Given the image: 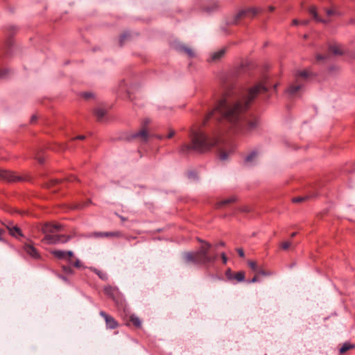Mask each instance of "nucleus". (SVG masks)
I'll list each match as a JSON object with an SVG mask.
<instances>
[{"mask_svg": "<svg viewBox=\"0 0 355 355\" xmlns=\"http://www.w3.org/2000/svg\"><path fill=\"white\" fill-rule=\"evenodd\" d=\"M129 37V34L127 33H123L121 35L119 38L120 44L122 45L123 43L125 41V40Z\"/></svg>", "mask_w": 355, "mask_h": 355, "instance_id": "34", "label": "nucleus"}, {"mask_svg": "<svg viewBox=\"0 0 355 355\" xmlns=\"http://www.w3.org/2000/svg\"><path fill=\"white\" fill-rule=\"evenodd\" d=\"M329 52L333 55H341L345 53L343 46L337 43L329 46Z\"/></svg>", "mask_w": 355, "mask_h": 355, "instance_id": "13", "label": "nucleus"}, {"mask_svg": "<svg viewBox=\"0 0 355 355\" xmlns=\"http://www.w3.org/2000/svg\"><path fill=\"white\" fill-rule=\"evenodd\" d=\"M7 228L9 231L10 234L12 235V236L18 237L23 236L20 228L18 227L17 226L13 225L12 224H9L7 226Z\"/></svg>", "mask_w": 355, "mask_h": 355, "instance_id": "15", "label": "nucleus"}, {"mask_svg": "<svg viewBox=\"0 0 355 355\" xmlns=\"http://www.w3.org/2000/svg\"><path fill=\"white\" fill-rule=\"evenodd\" d=\"M221 258L223 259V263L225 264L227 261V258L224 252L221 254Z\"/></svg>", "mask_w": 355, "mask_h": 355, "instance_id": "40", "label": "nucleus"}, {"mask_svg": "<svg viewBox=\"0 0 355 355\" xmlns=\"http://www.w3.org/2000/svg\"><path fill=\"white\" fill-rule=\"evenodd\" d=\"M99 235L101 236H112V237H119L121 236V233L120 232H101L99 233Z\"/></svg>", "mask_w": 355, "mask_h": 355, "instance_id": "24", "label": "nucleus"}, {"mask_svg": "<svg viewBox=\"0 0 355 355\" xmlns=\"http://www.w3.org/2000/svg\"><path fill=\"white\" fill-rule=\"evenodd\" d=\"M120 218H121L122 221H125V219L123 217L121 216Z\"/></svg>", "mask_w": 355, "mask_h": 355, "instance_id": "59", "label": "nucleus"}, {"mask_svg": "<svg viewBox=\"0 0 355 355\" xmlns=\"http://www.w3.org/2000/svg\"><path fill=\"white\" fill-rule=\"evenodd\" d=\"M58 277L60 279H61L64 282H67L68 281L67 278L66 277H64V275H60Z\"/></svg>", "mask_w": 355, "mask_h": 355, "instance_id": "45", "label": "nucleus"}, {"mask_svg": "<svg viewBox=\"0 0 355 355\" xmlns=\"http://www.w3.org/2000/svg\"><path fill=\"white\" fill-rule=\"evenodd\" d=\"M308 197L306 196V197H296V198H293V202H301L304 200H305Z\"/></svg>", "mask_w": 355, "mask_h": 355, "instance_id": "37", "label": "nucleus"}, {"mask_svg": "<svg viewBox=\"0 0 355 355\" xmlns=\"http://www.w3.org/2000/svg\"><path fill=\"white\" fill-rule=\"evenodd\" d=\"M84 206H86V205H76V207L75 208L76 209H81L83 208Z\"/></svg>", "mask_w": 355, "mask_h": 355, "instance_id": "51", "label": "nucleus"}, {"mask_svg": "<svg viewBox=\"0 0 355 355\" xmlns=\"http://www.w3.org/2000/svg\"><path fill=\"white\" fill-rule=\"evenodd\" d=\"M224 245H225V243L223 241H221L217 244V246H224Z\"/></svg>", "mask_w": 355, "mask_h": 355, "instance_id": "53", "label": "nucleus"}, {"mask_svg": "<svg viewBox=\"0 0 355 355\" xmlns=\"http://www.w3.org/2000/svg\"><path fill=\"white\" fill-rule=\"evenodd\" d=\"M24 251L32 258L38 259L40 258V254L37 249L30 244H25L24 246Z\"/></svg>", "mask_w": 355, "mask_h": 355, "instance_id": "12", "label": "nucleus"}, {"mask_svg": "<svg viewBox=\"0 0 355 355\" xmlns=\"http://www.w3.org/2000/svg\"><path fill=\"white\" fill-rule=\"evenodd\" d=\"M10 73V70L7 68L0 69V79L6 78Z\"/></svg>", "mask_w": 355, "mask_h": 355, "instance_id": "28", "label": "nucleus"}, {"mask_svg": "<svg viewBox=\"0 0 355 355\" xmlns=\"http://www.w3.org/2000/svg\"><path fill=\"white\" fill-rule=\"evenodd\" d=\"M132 322V324L137 328L141 327V320L137 315L135 314H131L129 316V320L128 322ZM127 325H129V323H127Z\"/></svg>", "mask_w": 355, "mask_h": 355, "instance_id": "16", "label": "nucleus"}, {"mask_svg": "<svg viewBox=\"0 0 355 355\" xmlns=\"http://www.w3.org/2000/svg\"><path fill=\"white\" fill-rule=\"evenodd\" d=\"M100 315L104 318L106 324V327L107 329H114L118 327L119 323L112 316L107 314L104 311H101Z\"/></svg>", "mask_w": 355, "mask_h": 355, "instance_id": "10", "label": "nucleus"}, {"mask_svg": "<svg viewBox=\"0 0 355 355\" xmlns=\"http://www.w3.org/2000/svg\"><path fill=\"white\" fill-rule=\"evenodd\" d=\"M247 74V64L241 63L227 73L223 78L222 82L226 89H234L243 87L245 82Z\"/></svg>", "mask_w": 355, "mask_h": 355, "instance_id": "4", "label": "nucleus"}, {"mask_svg": "<svg viewBox=\"0 0 355 355\" xmlns=\"http://www.w3.org/2000/svg\"><path fill=\"white\" fill-rule=\"evenodd\" d=\"M75 139H85V136L80 135V136L76 137Z\"/></svg>", "mask_w": 355, "mask_h": 355, "instance_id": "50", "label": "nucleus"}, {"mask_svg": "<svg viewBox=\"0 0 355 355\" xmlns=\"http://www.w3.org/2000/svg\"><path fill=\"white\" fill-rule=\"evenodd\" d=\"M301 24H303V25H307L309 24V21L308 20L302 21L301 22Z\"/></svg>", "mask_w": 355, "mask_h": 355, "instance_id": "52", "label": "nucleus"}, {"mask_svg": "<svg viewBox=\"0 0 355 355\" xmlns=\"http://www.w3.org/2000/svg\"><path fill=\"white\" fill-rule=\"evenodd\" d=\"M148 131L147 130L144 128L142 130H141L138 133L135 135V137H139L141 141H146L148 139Z\"/></svg>", "mask_w": 355, "mask_h": 355, "instance_id": "20", "label": "nucleus"}, {"mask_svg": "<svg viewBox=\"0 0 355 355\" xmlns=\"http://www.w3.org/2000/svg\"><path fill=\"white\" fill-rule=\"evenodd\" d=\"M336 69H337V68L336 67H331L329 69L330 71H332L333 70H336Z\"/></svg>", "mask_w": 355, "mask_h": 355, "instance_id": "55", "label": "nucleus"}, {"mask_svg": "<svg viewBox=\"0 0 355 355\" xmlns=\"http://www.w3.org/2000/svg\"><path fill=\"white\" fill-rule=\"evenodd\" d=\"M268 10H269L270 12H272L273 10H275V7H274V6H270L268 7Z\"/></svg>", "mask_w": 355, "mask_h": 355, "instance_id": "47", "label": "nucleus"}, {"mask_svg": "<svg viewBox=\"0 0 355 355\" xmlns=\"http://www.w3.org/2000/svg\"><path fill=\"white\" fill-rule=\"evenodd\" d=\"M257 153L255 151L252 152L250 155H248L245 158V162L247 163H250L252 162V160L257 157Z\"/></svg>", "mask_w": 355, "mask_h": 355, "instance_id": "31", "label": "nucleus"}, {"mask_svg": "<svg viewBox=\"0 0 355 355\" xmlns=\"http://www.w3.org/2000/svg\"><path fill=\"white\" fill-rule=\"evenodd\" d=\"M80 96L85 101H89L94 98V94L90 91L84 92L80 94Z\"/></svg>", "mask_w": 355, "mask_h": 355, "instance_id": "23", "label": "nucleus"}, {"mask_svg": "<svg viewBox=\"0 0 355 355\" xmlns=\"http://www.w3.org/2000/svg\"><path fill=\"white\" fill-rule=\"evenodd\" d=\"M291 89H300V85L293 86Z\"/></svg>", "mask_w": 355, "mask_h": 355, "instance_id": "54", "label": "nucleus"}, {"mask_svg": "<svg viewBox=\"0 0 355 355\" xmlns=\"http://www.w3.org/2000/svg\"><path fill=\"white\" fill-rule=\"evenodd\" d=\"M182 53H185L186 55H187L189 57H191V58L195 56L194 51L190 46H187V44L184 45Z\"/></svg>", "mask_w": 355, "mask_h": 355, "instance_id": "22", "label": "nucleus"}, {"mask_svg": "<svg viewBox=\"0 0 355 355\" xmlns=\"http://www.w3.org/2000/svg\"><path fill=\"white\" fill-rule=\"evenodd\" d=\"M59 182H60V180L58 179L51 180V184L53 185H55V184H58Z\"/></svg>", "mask_w": 355, "mask_h": 355, "instance_id": "46", "label": "nucleus"}, {"mask_svg": "<svg viewBox=\"0 0 355 355\" xmlns=\"http://www.w3.org/2000/svg\"><path fill=\"white\" fill-rule=\"evenodd\" d=\"M106 110L102 107H97L94 110V113L98 121L103 120L106 114Z\"/></svg>", "mask_w": 355, "mask_h": 355, "instance_id": "19", "label": "nucleus"}, {"mask_svg": "<svg viewBox=\"0 0 355 355\" xmlns=\"http://www.w3.org/2000/svg\"><path fill=\"white\" fill-rule=\"evenodd\" d=\"M103 291L107 296L111 297L113 300H114L119 294L118 288L110 285L105 286Z\"/></svg>", "mask_w": 355, "mask_h": 355, "instance_id": "14", "label": "nucleus"}, {"mask_svg": "<svg viewBox=\"0 0 355 355\" xmlns=\"http://www.w3.org/2000/svg\"><path fill=\"white\" fill-rule=\"evenodd\" d=\"M245 272L240 271L234 274L233 279L236 280L238 282H243L245 279Z\"/></svg>", "mask_w": 355, "mask_h": 355, "instance_id": "25", "label": "nucleus"}, {"mask_svg": "<svg viewBox=\"0 0 355 355\" xmlns=\"http://www.w3.org/2000/svg\"><path fill=\"white\" fill-rule=\"evenodd\" d=\"M61 227L59 224H45L42 228V232L45 234L42 241L49 245L67 243L71 239L70 236L55 234L61 230Z\"/></svg>", "mask_w": 355, "mask_h": 355, "instance_id": "5", "label": "nucleus"}, {"mask_svg": "<svg viewBox=\"0 0 355 355\" xmlns=\"http://www.w3.org/2000/svg\"><path fill=\"white\" fill-rule=\"evenodd\" d=\"M277 85L269 79L266 75H261L254 77L252 79V85L248 89H272L276 88Z\"/></svg>", "mask_w": 355, "mask_h": 355, "instance_id": "7", "label": "nucleus"}, {"mask_svg": "<svg viewBox=\"0 0 355 355\" xmlns=\"http://www.w3.org/2000/svg\"><path fill=\"white\" fill-rule=\"evenodd\" d=\"M291 245L292 242L291 241H284L280 245L281 248L284 250L289 249L291 247Z\"/></svg>", "mask_w": 355, "mask_h": 355, "instance_id": "33", "label": "nucleus"}, {"mask_svg": "<svg viewBox=\"0 0 355 355\" xmlns=\"http://www.w3.org/2000/svg\"><path fill=\"white\" fill-rule=\"evenodd\" d=\"M50 184H51V185H49V187H51V186H53V185L51 184V182Z\"/></svg>", "mask_w": 355, "mask_h": 355, "instance_id": "60", "label": "nucleus"}, {"mask_svg": "<svg viewBox=\"0 0 355 355\" xmlns=\"http://www.w3.org/2000/svg\"><path fill=\"white\" fill-rule=\"evenodd\" d=\"M0 178L7 180L8 181L13 180L11 173L4 170H0Z\"/></svg>", "mask_w": 355, "mask_h": 355, "instance_id": "21", "label": "nucleus"}, {"mask_svg": "<svg viewBox=\"0 0 355 355\" xmlns=\"http://www.w3.org/2000/svg\"><path fill=\"white\" fill-rule=\"evenodd\" d=\"M184 45L185 44L180 41H174L173 43V48L181 53L183 51Z\"/></svg>", "mask_w": 355, "mask_h": 355, "instance_id": "26", "label": "nucleus"}, {"mask_svg": "<svg viewBox=\"0 0 355 355\" xmlns=\"http://www.w3.org/2000/svg\"><path fill=\"white\" fill-rule=\"evenodd\" d=\"M354 348V345L349 343H344L340 349V354H345L347 350Z\"/></svg>", "mask_w": 355, "mask_h": 355, "instance_id": "27", "label": "nucleus"}, {"mask_svg": "<svg viewBox=\"0 0 355 355\" xmlns=\"http://www.w3.org/2000/svg\"><path fill=\"white\" fill-rule=\"evenodd\" d=\"M225 275L228 279H233L234 274L232 272L230 269L227 270L225 272Z\"/></svg>", "mask_w": 355, "mask_h": 355, "instance_id": "38", "label": "nucleus"}, {"mask_svg": "<svg viewBox=\"0 0 355 355\" xmlns=\"http://www.w3.org/2000/svg\"><path fill=\"white\" fill-rule=\"evenodd\" d=\"M76 180H77V178L74 175H71V176L67 178V180L69 181V182H73Z\"/></svg>", "mask_w": 355, "mask_h": 355, "instance_id": "43", "label": "nucleus"}, {"mask_svg": "<svg viewBox=\"0 0 355 355\" xmlns=\"http://www.w3.org/2000/svg\"><path fill=\"white\" fill-rule=\"evenodd\" d=\"M257 272H258V274H259V275H269V273H268V272H265V271H264V270H257Z\"/></svg>", "mask_w": 355, "mask_h": 355, "instance_id": "41", "label": "nucleus"}, {"mask_svg": "<svg viewBox=\"0 0 355 355\" xmlns=\"http://www.w3.org/2000/svg\"><path fill=\"white\" fill-rule=\"evenodd\" d=\"M236 251L241 257H243L245 256L244 251L242 248H238Z\"/></svg>", "mask_w": 355, "mask_h": 355, "instance_id": "39", "label": "nucleus"}, {"mask_svg": "<svg viewBox=\"0 0 355 355\" xmlns=\"http://www.w3.org/2000/svg\"><path fill=\"white\" fill-rule=\"evenodd\" d=\"M225 49H222L218 51L214 52L211 55V60L214 62L220 60L225 55Z\"/></svg>", "mask_w": 355, "mask_h": 355, "instance_id": "17", "label": "nucleus"}, {"mask_svg": "<svg viewBox=\"0 0 355 355\" xmlns=\"http://www.w3.org/2000/svg\"><path fill=\"white\" fill-rule=\"evenodd\" d=\"M289 91L291 92V94H293V93L294 92H296L297 90L291 89V90H289Z\"/></svg>", "mask_w": 355, "mask_h": 355, "instance_id": "57", "label": "nucleus"}, {"mask_svg": "<svg viewBox=\"0 0 355 355\" xmlns=\"http://www.w3.org/2000/svg\"><path fill=\"white\" fill-rule=\"evenodd\" d=\"M329 54H327V55H322V54H317L316 56H315V58H316V60L317 62H321V61H323L324 60H327L329 58Z\"/></svg>", "mask_w": 355, "mask_h": 355, "instance_id": "32", "label": "nucleus"}, {"mask_svg": "<svg viewBox=\"0 0 355 355\" xmlns=\"http://www.w3.org/2000/svg\"><path fill=\"white\" fill-rule=\"evenodd\" d=\"M297 234V232H293L291 235V236L293 238L294 236H295V235Z\"/></svg>", "mask_w": 355, "mask_h": 355, "instance_id": "56", "label": "nucleus"}, {"mask_svg": "<svg viewBox=\"0 0 355 355\" xmlns=\"http://www.w3.org/2000/svg\"><path fill=\"white\" fill-rule=\"evenodd\" d=\"M295 76L297 81H308L314 77L313 73L309 69L297 71Z\"/></svg>", "mask_w": 355, "mask_h": 355, "instance_id": "11", "label": "nucleus"}, {"mask_svg": "<svg viewBox=\"0 0 355 355\" xmlns=\"http://www.w3.org/2000/svg\"><path fill=\"white\" fill-rule=\"evenodd\" d=\"M174 135H175V131L171 130L167 135V138L171 139V137H173L174 136Z\"/></svg>", "mask_w": 355, "mask_h": 355, "instance_id": "42", "label": "nucleus"}, {"mask_svg": "<svg viewBox=\"0 0 355 355\" xmlns=\"http://www.w3.org/2000/svg\"><path fill=\"white\" fill-rule=\"evenodd\" d=\"M259 12V10L255 8H250L245 10H241L234 17L232 23L236 24L239 20L244 18H252Z\"/></svg>", "mask_w": 355, "mask_h": 355, "instance_id": "9", "label": "nucleus"}, {"mask_svg": "<svg viewBox=\"0 0 355 355\" xmlns=\"http://www.w3.org/2000/svg\"><path fill=\"white\" fill-rule=\"evenodd\" d=\"M309 12L316 21L324 23V24L329 23L331 21V17L337 16L339 15L338 11L334 8H329V9L325 8L324 12H325L327 17L323 18L318 14L316 8L315 6L309 7Z\"/></svg>", "mask_w": 355, "mask_h": 355, "instance_id": "8", "label": "nucleus"}, {"mask_svg": "<svg viewBox=\"0 0 355 355\" xmlns=\"http://www.w3.org/2000/svg\"><path fill=\"white\" fill-rule=\"evenodd\" d=\"M268 90H245L237 93L234 90H227L223 95L215 109L209 114L204 123L215 116L217 114L227 121L231 128L236 132L245 134L257 125L256 121H248L243 114L249 107L252 101Z\"/></svg>", "mask_w": 355, "mask_h": 355, "instance_id": "1", "label": "nucleus"}, {"mask_svg": "<svg viewBox=\"0 0 355 355\" xmlns=\"http://www.w3.org/2000/svg\"><path fill=\"white\" fill-rule=\"evenodd\" d=\"M94 271L95 273L103 280H107V275L106 273L100 271L97 269H94Z\"/></svg>", "mask_w": 355, "mask_h": 355, "instance_id": "29", "label": "nucleus"}, {"mask_svg": "<svg viewBox=\"0 0 355 355\" xmlns=\"http://www.w3.org/2000/svg\"><path fill=\"white\" fill-rule=\"evenodd\" d=\"M51 254L58 259L67 261L71 266L77 268H83V265L80 260L73 257V252L72 251L53 250L51 251Z\"/></svg>", "mask_w": 355, "mask_h": 355, "instance_id": "6", "label": "nucleus"}, {"mask_svg": "<svg viewBox=\"0 0 355 355\" xmlns=\"http://www.w3.org/2000/svg\"><path fill=\"white\" fill-rule=\"evenodd\" d=\"M1 234H2V231H1V230H0V241H1V240H2V238H1Z\"/></svg>", "mask_w": 355, "mask_h": 355, "instance_id": "58", "label": "nucleus"}, {"mask_svg": "<svg viewBox=\"0 0 355 355\" xmlns=\"http://www.w3.org/2000/svg\"><path fill=\"white\" fill-rule=\"evenodd\" d=\"M299 24H300V21L297 19H294L293 21V24H294V25H297Z\"/></svg>", "mask_w": 355, "mask_h": 355, "instance_id": "48", "label": "nucleus"}, {"mask_svg": "<svg viewBox=\"0 0 355 355\" xmlns=\"http://www.w3.org/2000/svg\"><path fill=\"white\" fill-rule=\"evenodd\" d=\"M258 281L257 275H255L249 282L254 283Z\"/></svg>", "mask_w": 355, "mask_h": 355, "instance_id": "44", "label": "nucleus"}, {"mask_svg": "<svg viewBox=\"0 0 355 355\" xmlns=\"http://www.w3.org/2000/svg\"><path fill=\"white\" fill-rule=\"evenodd\" d=\"M62 269L63 272L68 275H73V270L71 268V266H62Z\"/></svg>", "mask_w": 355, "mask_h": 355, "instance_id": "30", "label": "nucleus"}, {"mask_svg": "<svg viewBox=\"0 0 355 355\" xmlns=\"http://www.w3.org/2000/svg\"><path fill=\"white\" fill-rule=\"evenodd\" d=\"M36 119H37L36 116L33 115L31 117V121L33 123V121H35L36 120Z\"/></svg>", "mask_w": 355, "mask_h": 355, "instance_id": "49", "label": "nucleus"}, {"mask_svg": "<svg viewBox=\"0 0 355 355\" xmlns=\"http://www.w3.org/2000/svg\"><path fill=\"white\" fill-rule=\"evenodd\" d=\"M202 243L200 248L196 252H188L184 254V259L187 263H193L195 264L208 265L214 263L216 255H211L209 253L211 245L205 241L199 240Z\"/></svg>", "mask_w": 355, "mask_h": 355, "instance_id": "3", "label": "nucleus"}, {"mask_svg": "<svg viewBox=\"0 0 355 355\" xmlns=\"http://www.w3.org/2000/svg\"><path fill=\"white\" fill-rule=\"evenodd\" d=\"M235 201H236V198L234 196H232L227 199H225V200L218 202L216 206L217 208H220V207H225L229 204L233 203Z\"/></svg>", "mask_w": 355, "mask_h": 355, "instance_id": "18", "label": "nucleus"}, {"mask_svg": "<svg viewBox=\"0 0 355 355\" xmlns=\"http://www.w3.org/2000/svg\"><path fill=\"white\" fill-rule=\"evenodd\" d=\"M190 137L191 144H183L180 148V152L187 153L190 150H194L198 152H205L209 150L218 142V138L216 137H209L200 129H192Z\"/></svg>", "mask_w": 355, "mask_h": 355, "instance_id": "2", "label": "nucleus"}, {"mask_svg": "<svg viewBox=\"0 0 355 355\" xmlns=\"http://www.w3.org/2000/svg\"><path fill=\"white\" fill-rule=\"evenodd\" d=\"M229 156V153L225 151H221L220 153V159L221 160H225Z\"/></svg>", "mask_w": 355, "mask_h": 355, "instance_id": "36", "label": "nucleus"}, {"mask_svg": "<svg viewBox=\"0 0 355 355\" xmlns=\"http://www.w3.org/2000/svg\"><path fill=\"white\" fill-rule=\"evenodd\" d=\"M248 265L250 267V268L254 271H257V266L255 261H249Z\"/></svg>", "mask_w": 355, "mask_h": 355, "instance_id": "35", "label": "nucleus"}]
</instances>
